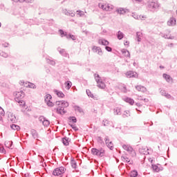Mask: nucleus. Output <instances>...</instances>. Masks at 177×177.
Wrapping results in <instances>:
<instances>
[{"label":"nucleus","instance_id":"nucleus-1","mask_svg":"<svg viewBox=\"0 0 177 177\" xmlns=\"http://www.w3.org/2000/svg\"><path fill=\"white\" fill-rule=\"evenodd\" d=\"M55 104V106H58V107L54 108L53 111H56L57 114H60L61 115H64V114L67 113V111L64 110L66 107H68V102L67 101H57Z\"/></svg>","mask_w":177,"mask_h":177},{"label":"nucleus","instance_id":"nucleus-2","mask_svg":"<svg viewBox=\"0 0 177 177\" xmlns=\"http://www.w3.org/2000/svg\"><path fill=\"white\" fill-rule=\"evenodd\" d=\"M94 78L97 82V86L100 89H104L106 88V84L104 82V81L102 80V77H100V75L97 73L94 74Z\"/></svg>","mask_w":177,"mask_h":177},{"label":"nucleus","instance_id":"nucleus-3","mask_svg":"<svg viewBox=\"0 0 177 177\" xmlns=\"http://www.w3.org/2000/svg\"><path fill=\"white\" fill-rule=\"evenodd\" d=\"M66 172V168L64 167H59L55 169L53 171V175L54 176H59L62 177L63 174Z\"/></svg>","mask_w":177,"mask_h":177},{"label":"nucleus","instance_id":"nucleus-4","mask_svg":"<svg viewBox=\"0 0 177 177\" xmlns=\"http://www.w3.org/2000/svg\"><path fill=\"white\" fill-rule=\"evenodd\" d=\"M23 97H24V92L19 91L17 92L16 94L15 100L19 103L20 106H24L26 103H24V101H23Z\"/></svg>","mask_w":177,"mask_h":177},{"label":"nucleus","instance_id":"nucleus-5","mask_svg":"<svg viewBox=\"0 0 177 177\" xmlns=\"http://www.w3.org/2000/svg\"><path fill=\"white\" fill-rule=\"evenodd\" d=\"M91 153L93 156H97L98 157H103L104 156V149L103 148H100L97 149L96 148H93L91 149Z\"/></svg>","mask_w":177,"mask_h":177},{"label":"nucleus","instance_id":"nucleus-6","mask_svg":"<svg viewBox=\"0 0 177 177\" xmlns=\"http://www.w3.org/2000/svg\"><path fill=\"white\" fill-rule=\"evenodd\" d=\"M147 6L149 9H151V10H156V9H158V8H160V4L157 2L149 1L147 3Z\"/></svg>","mask_w":177,"mask_h":177},{"label":"nucleus","instance_id":"nucleus-7","mask_svg":"<svg viewBox=\"0 0 177 177\" xmlns=\"http://www.w3.org/2000/svg\"><path fill=\"white\" fill-rule=\"evenodd\" d=\"M127 78H136L138 77V73L132 71H128L126 73Z\"/></svg>","mask_w":177,"mask_h":177},{"label":"nucleus","instance_id":"nucleus-8","mask_svg":"<svg viewBox=\"0 0 177 177\" xmlns=\"http://www.w3.org/2000/svg\"><path fill=\"white\" fill-rule=\"evenodd\" d=\"M30 135H32L33 139L38 140V138H39V134H38V132L37 130L32 129L30 130Z\"/></svg>","mask_w":177,"mask_h":177},{"label":"nucleus","instance_id":"nucleus-9","mask_svg":"<svg viewBox=\"0 0 177 177\" xmlns=\"http://www.w3.org/2000/svg\"><path fill=\"white\" fill-rule=\"evenodd\" d=\"M93 52H95V53H97V55H99L100 56H102V55H103V53H102V48H100V47L94 46L93 47Z\"/></svg>","mask_w":177,"mask_h":177},{"label":"nucleus","instance_id":"nucleus-10","mask_svg":"<svg viewBox=\"0 0 177 177\" xmlns=\"http://www.w3.org/2000/svg\"><path fill=\"white\" fill-rule=\"evenodd\" d=\"M136 89L137 91H138V92H142L145 93L147 91V89L146 88V87L141 86V85H138L136 86Z\"/></svg>","mask_w":177,"mask_h":177},{"label":"nucleus","instance_id":"nucleus-11","mask_svg":"<svg viewBox=\"0 0 177 177\" xmlns=\"http://www.w3.org/2000/svg\"><path fill=\"white\" fill-rule=\"evenodd\" d=\"M98 44L100 45H104V46H107L109 45V41L104 39H100L98 40Z\"/></svg>","mask_w":177,"mask_h":177},{"label":"nucleus","instance_id":"nucleus-12","mask_svg":"<svg viewBox=\"0 0 177 177\" xmlns=\"http://www.w3.org/2000/svg\"><path fill=\"white\" fill-rule=\"evenodd\" d=\"M122 148L124 149V150H126V151H128L129 153H132V151L133 150V149L132 148V147L128 146V145H122Z\"/></svg>","mask_w":177,"mask_h":177},{"label":"nucleus","instance_id":"nucleus-13","mask_svg":"<svg viewBox=\"0 0 177 177\" xmlns=\"http://www.w3.org/2000/svg\"><path fill=\"white\" fill-rule=\"evenodd\" d=\"M71 140L67 137H64L62 138V143L64 145V146H68L70 141Z\"/></svg>","mask_w":177,"mask_h":177},{"label":"nucleus","instance_id":"nucleus-14","mask_svg":"<svg viewBox=\"0 0 177 177\" xmlns=\"http://www.w3.org/2000/svg\"><path fill=\"white\" fill-rule=\"evenodd\" d=\"M113 114L114 115H121V108L116 107L113 109Z\"/></svg>","mask_w":177,"mask_h":177},{"label":"nucleus","instance_id":"nucleus-15","mask_svg":"<svg viewBox=\"0 0 177 177\" xmlns=\"http://www.w3.org/2000/svg\"><path fill=\"white\" fill-rule=\"evenodd\" d=\"M176 24V19L175 18H170L167 21V25L169 26H175Z\"/></svg>","mask_w":177,"mask_h":177},{"label":"nucleus","instance_id":"nucleus-16","mask_svg":"<svg viewBox=\"0 0 177 177\" xmlns=\"http://www.w3.org/2000/svg\"><path fill=\"white\" fill-rule=\"evenodd\" d=\"M116 12L119 15H125V13H127V10L123 8H120L116 10Z\"/></svg>","mask_w":177,"mask_h":177},{"label":"nucleus","instance_id":"nucleus-17","mask_svg":"<svg viewBox=\"0 0 177 177\" xmlns=\"http://www.w3.org/2000/svg\"><path fill=\"white\" fill-rule=\"evenodd\" d=\"M163 78L167 81V82H171L172 81V77L169 75L165 73L163 74Z\"/></svg>","mask_w":177,"mask_h":177},{"label":"nucleus","instance_id":"nucleus-18","mask_svg":"<svg viewBox=\"0 0 177 177\" xmlns=\"http://www.w3.org/2000/svg\"><path fill=\"white\" fill-rule=\"evenodd\" d=\"M71 86H73V83L70 81H66L65 82V88L69 91V89L71 88Z\"/></svg>","mask_w":177,"mask_h":177},{"label":"nucleus","instance_id":"nucleus-19","mask_svg":"<svg viewBox=\"0 0 177 177\" xmlns=\"http://www.w3.org/2000/svg\"><path fill=\"white\" fill-rule=\"evenodd\" d=\"M54 92L55 94H57L58 97H64V93H63V92L59 91L57 90H54Z\"/></svg>","mask_w":177,"mask_h":177},{"label":"nucleus","instance_id":"nucleus-20","mask_svg":"<svg viewBox=\"0 0 177 177\" xmlns=\"http://www.w3.org/2000/svg\"><path fill=\"white\" fill-rule=\"evenodd\" d=\"M147 150H149L147 148L141 147V148L139 149L140 153L141 154H144V155L147 154Z\"/></svg>","mask_w":177,"mask_h":177},{"label":"nucleus","instance_id":"nucleus-21","mask_svg":"<svg viewBox=\"0 0 177 177\" xmlns=\"http://www.w3.org/2000/svg\"><path fill=\"white\" fill-rule=\"evenodd\" d=\"M10 128L12 129L14 131H20V126L15 124H11Z\"/></svg>","mask_w":177,"mask_h":177},{"label":"nucleus","instance_id":"nucleus-22","mask_svg":"<svg viewBox=\"0 0 177 177\" xmlns=\"http://www.w3.org/2000/svg\"><path fill=\"white\" fill-rule=\"evenodd\" d=\"M59 48H58V51L59 52L60 55H62V56H64L65 57H67V56H68V55L66 53L64 49H61V50H59Z\"/></svg>","mask_w":177,"mask_h":177},{"label":"nucleus","instance_id":"nucleus-23","mask_svg":"<svg viewBox=\"0 0 177 177\" xmlns=\"http://www.w3.org/2000/svg\"><path fill=\"white\" fill-rule=\"evenodd\" d=\"M113 6H110V4H105L104 10L110 12L111 10H113Z\"/></svg>","mask_w":177,"mask_h":177},{"label":"nucleus","instance_id":"nucleus-24","mask_svg":"<svg viewBox=\"0 0 177 177\" xmlns=\"http://www.w3.org/2000/svg\"><path fill=\"white\" fill-rule=\"evenodd\" d=\"M117 37H118V39H122V38H124V33L121 31H118V33H117Z\"/></svg>","mask_w":177,"mask_h":177},{"label":"nucleus","instance_id":"nucleus-25","mask_svg":"<svg viewBox=\"0 0 177 177\" xmlns=\"http://www.w3.org/2000/svg\"><path fill=\"white\" fill-rule=\"evenodd\" d=\"M142 32H136V38L138 39V42H140V41H142Z\"/></svg>","mask_w":177,"mask_h":177},{"label":"nucleus","instance_id":"nucleus-26","mask_svg":"<svg viewBox=\"0 0 177 177\" xmlns=\"http://www.w3.org/2000/svg\"><path fill=\"white\" fill-rule=\"evenodd\" d=\"M124 101L127 102V103H129V104H131V105H133L135 103V101L132 100V98H129V97L125 98Z\"/></svg>","mask_w":177,"mask_h":177},{"label":"nucleus","instance_id":"nucleus-27","mask_svg":"<svg viewBox=\"0 0 177 177\" xmlns=\"http://www.w3.org/2000/svg\"><path fill=\"white\" fill-rule=\"evenodd\" d=\"M123 118H127L128 117H131V113H129V111H125L122 114Z\"/></svg>","mask_w":177,"mask_h":177},{"label":"nucleus","instance_id":"nucleus-28","mask_svg":"<svg viewBox=\"0 0 177 177\" xmlns=\"http://www.w3.org/2000/svg\"><path fill=\"white\" fill-rule=\"evenodd\" d=\"M74 109L75 111H78L79 113H84V110L82 109V108L79 106H75Z\"/></svg>","mask_w":177,"mask_h":177},{"label":"nucleus","instance_id":"nucleus-29","mask_svg":"<svg viewBox=\"0 0 177 177\" xmlns=\"http://www.w3.org/2000/svg\"><path fill=\"white\" fill-rule=\"evenodd\" d=\"M6 147H8V149H13L12 147V146H13V142H12V141H8V142H6Z\"/></svg>","mask_w":177,"mask_h":177},{"label":"nucleus","instance_id":"nucleus-30","mask_svg":"<svg viewBox=\"0 0 177 177\" xmlns=\"http://www.w3.org/2000/svg\"><path fill=\"white\" fill-rule=\"evenodd\" d=\"M59 34L61 35V37H68V35H67V32H64V31H63V30H62V29H60L59 30Z\"/></svg>","mask_w":177,"mask_h":177},{"label":"nucleus","instance_id":"nucleus-31","mask_svg":"<svg viewBox=\"0 0 177 177\" xmlns=\"http://www.w3.org/2000/svg\"><path fill=\"white\" fill-rule=\"evenodd\" d=\"M123 55H124V56H126V57H131V54L129 53V51L128 50H124L122 51Z\"/></svg>","mask_w":177,"mask_h":177},{"label":"nucleus","instance_id":"nucleus-32","mask_svg":"<svg viewBox=\"0 0 177 177\" xmlns=\"http://www.w3.org/2000/svg\"><path fill=\"white\" fill-rule=\"evenodd\" d=\"M71 167H73L75 169L77 168V162L74 159L71 160Z\"/></svg>","mask_w":177,"mask_h":177},{"label":"nucleus","instance_id":"nucleus-33","mask_svg":"<svg viewBox=\"0 0 177 177\" xmlns=\"http://www.w3.org/2000/svg\"><path fill=\"white\" fill-rule=\"evenodd\" d=\"M152 169L155 172H160V167L156 165H152Z\"/></svg>","mask_w":177,"mask_h":177},{"label":"nucleus","instance_id":"nucleus-34","mask_svg":"<svg viewBox=\"0 0 177 177\" xmlns=\"http://www.w3.org/2000/svg\"><path fill=\"white\" fill-rule=\"evenodd\" d=\"M65 15H66V16H70L71 17H74V16H75V14L71 11H66Z\"/></svg>","mask_w":177,"mask_h":177},{"label":"nucleus","instance_id":"nucleus-35","mask_svg":"<svg viewBox=\"0 0 177 177\" xmlns=\"http://www.w3.org/2000/svg\"><path fill=\"white\" fill-rule=\"evenodd\" d=\"M9 120L10 121H11V122H16V121H17V120L16 119V116L11 115V117H9Z\"/></svg>","mask_w":177,"mask_h":177},{"label":"nucleus","instance_id":"nucleus-36","mask_svg":"<svg viewBox=\"0 0 177 177\" xmlns=\"http://www.w3.org/2000/svg\"><path fill=\"white\" fill-rule=\"evenodd\" d=\"M131 177H138V171L136 170H133L130 174Z\"/></svg>","mask_w":177,"mask_h":177},{"label":"nucleus","instance_id":"nucleus-37","mask_svg":"<svg viewBox=\"0 0 177 177\" xmlns=\"http://www.w3.org/2000/svg\"><path fill=\"white\" fill-rule=\"evenodd\" d=\"M50 122H49V120L45 119L44 121L43 122L42 124L44 126V127H49Z\"/></svg>","mask_w":177,"mask_h":177},{"label":"nucleus","instance_id":"nucleus-38","mask_svg":"<svg viewBox=\"0 0 177 177\" xmlns=\"http://www.w3.org/2000/svg\"><path fill=\"white\" fill-rule=\"evenodd\" d=\"M50 99H52V95H50V94H47L46 96H45V102H49L50 101Z\"/></svg>","mask_w":177,"mask_h":177},{"label":"nucleus","instance_id":"nucleus-39","mask_svg":"<svg viewBox=\"0 0 177 177\" xmlns=\"http://www.w3.org/2000/svg\"><path fill=\"white\" fill-rule=\"evenodd\" d=\"M47 63H48V64H50L51 66H55V64H56V62L53 60H50V59H47Z\"/></svg>","mask_w":177,"mask_h":177},{"label":"nucleus","instance_id":"nucleus-40","mask_svg":"<svg viewBox=\"0 0 177 177\" xmlns=\"http://www.w3.org/2000/svg\"><path fill=\"white\" fill-rule=\"evenodd\" d=\"M28 88H31L32 89H35V88H37V86H35V84L30 82L28 83Z\"/></svg>","mask_w":177,"mask_h":177},{"label":"nucleus","instance_id":"nucleus-41","mask_svg":"<svg viewBox=\"0 0 177 177\" xmlns=\"http://www.w3.org/2000/svg\"><path fill=\"white\" fill-rule=\"evenodd\" d=\"M86 92L89 97H93V94H92L90 90H86Z\"/></svg>","mask_w":177,"mask_h":177},{"label":"nucleus","instance_id":"nucleus-42","mask_svg":"<svg viewBox=\"0 0 177 177\" xmlns=\"http://www.w3.org/2000/svg\"><path fill=\"white\" fill-rule=\"evenodd\" d=\"M107 147H109V149H110L111 150H113V149H114V147H113V142L111 141L109 142V143L106 145Z\"/></svg>","mask_w":177,"mask_h":177},{"label":"nucleus","instance_id":"nucleus-43","mask_svg":"<svg viewBox=\"0 0 177 177\" xmlns=\"http://www.w3.org/2000/svg\"><path fill=\"white\" fill-rule=\"evenodd\" d=\"M0 153H2L3 154H6V150H5V148H3V147L0 146Z\"/></svg>","mask_w":177,"mask_h":177},{"label":"nucleus","instance_id":"nucleus-44","mask_svg":"<svg viewBox=\"0 0 177 177\" xmlns=\"http://www.w3.org/2000/svg\"><path fill=\"white\" fill-rule=\"evenodd\" d=\"M46 103H47V106H48L49 107H53V106H55V104H53V102L50 101H47L46 102Z\"/></svg>","mask_w":177,"mask_h":177},{"label":"nucleus","instance_id":"nucleus-45","mask_svg":"<svg viewBox=\"0 0 177 177\" xmlns=\"http://www.w3.org/2000/svg\"><path fill=\"white\" fill-rule=\"evenodd\" d=\"M102 125H104V127H107L109 125V121L107 120H104L102 121Z\"/></svg>","mask_w":177,"mask_h":177},{"label":"nucleus","instance_id":"nucleus-46","mask_svg":"<svg viewBox=\"0 0 177 177\" xmlns=\"http://www.w3.org/2000/svg\"><path fill=\"white\" fill-rule=\"evenodd\" d=\"M66 38H71V39H73V41H75V36H74L73 35H69L66 36Z\"/></svg>","mask_w":177,"mask_h":177},{"label":"nucleus","instance_id":"nucleus-47","mask_svg":"<svg viewBox=\"0 0 177 177\" xmlns=\"http://www.w3.org/2000/svg\"><path fill=\"white\" fill-rule=\"evenodd\" d=\"M46 118H45V117L44 116H40L39 118V121H40V122H42V124H44V122L45 121Z\"/></svg>","mask_w":177,"mask_h":177},{"label":"nucleus","instance_id":"nucleus-48","mask_svg":"<svg viewBox=\"0 0 177 177\" xmlns=\"http://www.w3.org/2000/svg\"><path fill=\"white\" fill-rule=\"evenodd\" d=\"M162 37L163 38H165V39H172V37H168V35L162 34Z\"/></svg>","mask_w":177,"mask_h":177},{"label":"nucleus","instance_id":"nucleus-49","mask_svg":"<svg viewBox=\"0 0 177 177\" xmlns=\"http://www.w3.org/2000/svg\"><path fill=\"white\" fill-rule=\"evenodd\" d=\"M133 17L134 18V19H136V20H139V19H140V16H139V15H136V14H133Z\"/></svg>","mask_w":177,"mask_h":177},{"label":"nucleus","instance_id":"nucleus-50","mask_svg":"<svg viewBox=\"0 0 177 177\" xmlns=\"http://www.w3.org/2000/svg\"><path fill=\"white\" fill-rule=\"evenodd\" d=\"M160 94L162 95V96H165L167 95V92H165V90H162L161 88H160Z\"/></svg>","mask_w":177,"mask_h":177},{"label":"nucleus","instance_id":"nucleus-51","mask_svg":"<svg viewBox=\"0 0 177 177\" xmlns=\"http://www.w3.org/2000/svg\"><path fill=\"white\" fill-rule=\"evenodd\" d=\"M104 140H105V143L107 146L108 144L110 143V140L109 139V136H106Z\"/></svg>","mask_w":177,"mask_h":177},{"label":"nucleus","instance_id":"nucleus-52","mask_svg":"<svg viewBox=\"0 0 177 177\" xmlns=\"http://www.w3.org/2000/svg\"><path fill=\"white\" fill-rule=\"evenodd\" d=\"M23 2H26V3H32V2H34V0H22V3Z\"/></svg>","mask_w":177,"mask_h":177},{"label":"nucleus","instance_id":"nucleus-53","mask_svg":"<svg viewBox=\"0 0 177 177\" xmlns=\"http://www.w3.org/2000/svg\"><path fill=\"white\" fill-rule=\"evenodd\" d=\"M105 49L106 50H107V52H111L113 50V48H111V47L110 46H105Z\"/></svg>","mask_w":177,"mask_h":177},{"label":"nucleus","instance_id":"nucleus-54","mask_svg":"<svg viewBox=\"0 0 177 177\" xmlns=\"http://www.w3.org/2000/svg\"><path fill=\"white\" fill-rule=\"evenodd\" d=\"M99 8H100L101 9H102L103 10H104V8H106V4L103 5L102 3H99L98 4Z\"/></svg>","mask_w":177,"mask_h":177},{"label":"nucleus","instance_id":"nucleus-55","mask_svg":"<svg viewBox=\"0 0 177 177\" xmlns=\"http://www.w3.org/2000/svg\"><path fill=\"white\" fill-rule=\"evenodd\" d=\"M122 160L124 161H126V162H129V158H127V157H122Z\"/></svg>","mask_w":177,"mask_h":177},{"label":"nucleus","instance_id":"nucleus-56","mask_svg":"<svg viewBox=\"0 0 177 177\" xmlns=\"http://www.w3.org/2000/svg\"><path fill=\"white\" fill-rule=\"evenodd\" d=\"M12 2H15L17 3V2H19V3H23V0H11Z\"/></svg>","mask_w":177,"mask_h":177},{"label":"nucleus","instance_id":"nucleus-57","mask_svg":"<svg viewBox=\"0 0 177 177\" xmlns=\"http://www.w3.org/2000/svg\"><path fill=\"white\" fill-rule=\"evenodd\" d=\"M1 56H2L3 57H8V53H6L2 52V53H1Z\"/></svg>","mask_w":177,"mask_h":177},{"label":"nucleus","instance_id":"nucleus-58","mask_svg":"<svg viewBox=\"0 0 177 177\" xmlns=\"http://www.w3.org/2000/svg\"><path fill=\"white\" fill-rule=\"evenodd\" d=\"M97 142L101 144L103 143V140L102 139V137L97 138Z\"/></svg>","mask_w":177,"mask_h":177},{"label":"nucleus","instance_id":"nucleus-59","mask_svg":"<svg viewBox=\"0 0 177 177\" xmlns=\"http://www.w3.org/2000/svg\"><path fill=\"white\" fill-rule=\"evenodd\" d=\"M71 128H73L75 131H78V127H75V125L71 124Z\"/></svg>","mask_w":177,"mask_h":177},{"label":"nucleus","instance_id":"nucleus-60","mask_svg":"<svg viewBox=\"0 0 177 177\" xmlns=\"http://www.w3.org/2000/svg\"><path fill=\"white\" fill-rule=\"evenodd\" d=\"M77 15H79L80 16H82V15H84V12L82 11H77Z\"/></svg>","mask_w":177,"mask_h":177},{"label":"nucleus","instance_id":"nucleus-61","mask_svg":"<svg viewBox=\"0 0 177 177\" xmlns=\"http://www.w3.org/2000/svg\"><path fill=\"white\" fill-rule=\"evenodd\" d=\"M71 121H73V122H77V118H75V117H72Z\"/></svg>","mask_w":177,"mask_h":177},{"label":"nucleus","instance_id":"nucleus-62","mask_svg":"<svg viewBox=\"0 0 177 177\" xmlns=\"http://www.w3.org/2000/svg\"><path fill=\"white\" fill-rule=\"evenodd\" d=\"M5 111H3V109H2V107L0 106V114H4Z\"/></svg>","mask_w":177,"mask_h":177},{"label":"nucleus","instance_id":"nucleus-63","mask_svg":"<svg viewBox=\"0 0 177 177\" xmlns=\"http://www.w3.org/2000/svg\"><path fill=\"white\" fill-rule=\"evenodd\" d=\"M165 97H167V99H171V95L166 93V95H165Z\"/></svg>","mask_w":177,"mask_h":177},{"label":"nucleus","instance_id":"nucleus-64","mask_svg":"<svg viewBox=\"0 0 177 177\" xmlns=\"http://www.w3.org/2000/svg\"><path fill=\"white\" fill-rule=\"evenodd\" d=\"M122 91H123L124 93H127V88L124 87Z\"/></svg>","mask_w":177,"mask_h":177}]
</instances>
